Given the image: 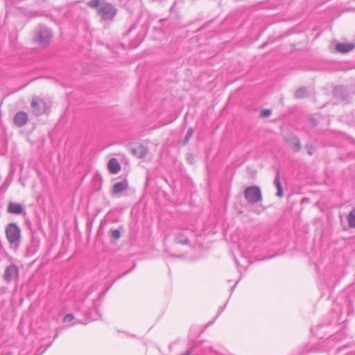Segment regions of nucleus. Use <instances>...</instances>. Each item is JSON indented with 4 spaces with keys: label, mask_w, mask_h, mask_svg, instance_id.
<instances>
[{
    "label": "nucleus",
    "mask_w": 355,
    "mask_h": 355,
    "mask_svg": "<svg viewBox=\"0 0 355 355\" xmlns=\"http://www.w3.org/2000/svg\"><path fill=\"white\" fill-rule=\"evenodd\" d=\"M147 151V149L143 145H138L132 149V153L138 158L144 157Z\"/></svg>",
    "instance_id": "13"
},
{
    "label": "nucleus",
    "mask_w": 355,
    "mask_h": 355,
    "mask_svg": "<svg viewBox=\"0 0 355 355\" xmlns=\"http://www.w3.org/2000/svg\"><path fill=\"white\" fill-rule=\"evenodd\" d=\"M31 108L35 115L40 116L46 112L47 106L44 100L35 98L32 100Z\"/></svg>",
    "instance_id": "5"
},
{
    "label": "nucleus",
    "mask_w": 355,
    "mask_h": 355,
    "mask_svg": "<svg viewBox=\"0 0 355 355\" xmlns=\"http://www.w3.org/2000/svg\"><path fill=\"white\" fill-rule=\"evenodd\" d=\"M107 168L110 173L117 174L121 171V165L116 158H112L107 164Z\"/></svg>",
    "instance_id": "10"
},
{
    "label": "nucleus",
    "mask_w": 355,
    "mask_h": 355,
    "mask_svg": "<svg viewBox=\"0 0 355 355\" xmlns=\"http://www.w3.org/2000/svg\"><path fill=\"white\" fill-rule=\"evenodd\" d=\"M244 196L249 204L254 205L262 200L261 189L257 186H250L244 191Z\"/></svg>",
    "instance_id": "3"
},
{
    "label": "nucleus",
    "mask_w": 355,
    "mask_h": 355,
    "mask_svg": "<svg viewBox=\"0 0 355 355\" xmlns=\"http://www.w3.org/2000/svg\"><path fill=\"white\" fill-rule=\"evenodd\" d=\"M175 241L176 243L183 245H187L189 243V239L187 236H185L182 232L176 233L175 235Z\"/></svg>",
    "instance_id": "15"
},
{
    "label": "nucleus",
    "mask_w": 355,
    "mask_h": 355,
    "mask_svg": "<svg viewBox=\"0 0 355 355\" xmlns=\"http://www.w3.org/2000/svg\"><path fill=\"white\" fill-rule=\"evenodd\" d=\"M271 114V110L269 109H263L261 111L260 116L261 117H268Z\"/></svg>",
    "instance_id": "21"
},
{
    "label": "nucleus",
    "mask_w": 355,
    "mask_h": 355,
    "mask_svg": "<svg viewBox=\"0 0 355 355\" xmlns=\"http://www.w3.org/2000/svg\"><path fill=\"white\" fill-rule=\"evenodd\" d=\"M129 187L128 180L123 179L120 182L114 183L112 187V193L113 195H119L126 191Z\"/></svg>",
    "instance_id": "7"
},
{
    "label": "nucleus",
    "mask_w": 355,
    "mask_h": 355,
    "mask_svg": "<svg viewBox=\"0 0 355 355\" xmlns=\"http://www.w3.org/2000/svg\"><path fill=\"white\" fill-rule=\"evenodd\" d=\"M274 184L277 189V196L279 198L283 196V188L282 187L281 180H280V172L279 171H277L275 180Z\"/></svg>",
    "instance_id": "14"
},
{
    "label": "nucleus",
    "mask_w": 355,
    "mask_h": 355,
    "mask_svg": "<svg viewBox=\"0 0 355 355\" xmlns=\"http://www.w3.org/2000/svg\"><path fill=\"white\" fill-rule=\"evenodd\" d=\"M111 236L114 240H118L121 237V232L119 230L115 229L112 230Z\"/></svg>",
    "instance_id": "19"
},
{
    "label": "nucleus",
    "mask_w": 355,
    "mask_h": 355,
    "mask_svg": "<svg viewBox=\"0 0 355 355\" xmlns=\"http://www.w3.org/2000/svg\"><path fill=\"white\" fill-rule=\"evenodd\" d=\"M270 258H272V256L268 257V259H270Z\"/></svg>",
    "instance_id": "30"
},
{
    "label": "nucleus",
    "mask_w": 355,
    "mask_h": 355,
    "mask_svg": "<svg viewBox=\"0 0 355 355\" xmlns=\"http://www.w3.org/2000/svg\"><path fill=\"white\" fill-rule=\"evenodd\" d=\"M355 47L353 44L338 43L336 46V49L338 52L345 53L352 51Z\"/></svg>",
    "instance_id": "11"
},
{
    "label": "nucleus",
    "mask_w": 355,
    "mask_h": 355,
    "mask_svg": "<svg viewBox=\"0 0 355 355\" xmlns=\"http://www.w3.org/2000/svg\"><path fill=\"white\" fill-rule=\"evenodd\" d=\"M19 275V268L15 264L8 266L4 270L3 279L7 282H10L17 279Z\"/></svg>",
    "instance_id": "6"
},
{
    "label": "nucleus",
    "mask_w": 355,
    "mask_h": 355,
    "mask_svg": "<svg viewBox=\"0 0 355 355\" xmlns=\"http://www.w3.org/2000/svg\"><path fill=\"white\" fill-rule=\"evenodd\" d=\"M8 212L13 214H21L23 212V207L15 202H10L8 206Z\"/></svg>",
    "instance_id": "12"
},
{
    "label": "nucleus",
    "mask_w": 355,
    "mask_h": 355,
    "mask_svg": "<svg viewBox=\"0 0 355 355\" xmlns=\"http://www.w3.org/2000/svg\"><path fill=\"white\" fill-rule=\"evenodd\" d=\"M270 258H272V256L268 257V259H270Z\"/></svg>",
    "instance_id": "29"
},
{
    "label": "nucleus",
    "mask_w": 355,
    "mask_h": 355,
    "mask_svg": "<svg viewBox=\"0 0 355 355\" xmlns=\"http://www.w3.org/2000/svg\"><path fill=\"white\" fill-rule=\"evenodd\" d=\"M28 120V114L24 111L17 112L13 117V123L17 127L24 126Z\"/></svg>",
    "instance_id": "8"
},
{
    "label": "nucleus",
    "mask_w": 355,
    "mask_h": 355,
    "mask_svg": "<svg viewBox=\"0 0 355 355\" xmlns=\"http://www.w3.org/2000/svg\"><path fill=\"white\" fill-rule=\"evenodd\" d=\"M270 258H272V256L268 257V259H270Z\"/></svg>",
    "instance_id": "28"
},
{
    "label": "nucleus",
    "mask_w": 355,
    "mask_h": 355,
    "mask_svg": "<svg viewBox=\"0 0 355 355\" xmlns=\"http://www.w3.org/2000/svg\"><path fill=\"white\" fill-rule=\"evenodd\" d=\"M293 150L295 152H299L301 150V144L298 138L293 139Z\"/></svg>",
    "instance_id": "18"
},
{
    "label": "nucleus",
    "mask_w": 355,
    "mask_h": 355,
    "mask_svg": "<svg viewBox=\"0 0 355 355\" xmlns=\"http://www.w3.org/2000/svg\"><path fill=\"white\" fill-rule=\"evenodd\" d=\"M6 236L12 246L17 248L19 245L21 230L16 223H11L7 225L6 228Z\"/></svg>",
    "instance_id": "2"
},
{
    "label": "nucleus",
    "mask_w": 355,
    "mask_h": 355,
    "mask_svg": "<svg viewBox=\"0 0 355 355\" xmlns=\"http://www.w3.org/2000/svg\"><path fill=\"white\" fill-rule=\"evenodd\" d=\"M74 319H75V317L72 313H68L64 317L63 322L68 323V322H71Z\"/></svg>",
    "instance_id": "20"
},
{
    "label": "nucleus",
    "mask_w": 355,
    "mask_h": 355,
    "mask_svg": "<svg viewBox=\"0 0 355 355\" xmlns=\"http://www.w3.org/2000/svg\"><path fill=\"white\" fill-rule=\"evenodd\" d=\"M295 96L297 98H303L307 96V89L306 87H300L295 92Z\"/></svg>",
    "instance_id": "17"
},
{
    "label": "nucleus",
    "mask_w": 355,
    "mask_h": 355,
    "mask_svg": "<svg viewBox=\"0 0 355 355\" xmlns=\"http://www.w3.org/2000/svg\"><path fill=\"white\" fill-rule=\"evenodd\" d=\"M87 6L92 8H96L98 15L103 20L112 21L117 13V8L110 3L105 0H91Z\"/></svg>",
    "instance_id": "1"
},
{
    "label": "nucleus",
    "mask_w": 355,
    "mask_h": 355,
    "mask_svg": "<svg viewBox=\"0 0 355 355\" xmlns=\"http://www.w3.org/2000/svg\"><path fill=\"white\" fill-rule=\"evenodd\" d=\"M311 125H312L313 127H315L318 125V121L315 119H311Z\"/></svg>",
    "instance_id": "24"
},
{
    "label": "nucleus",
    "mask_w": 355,
    "mask_h": 355,
    "mask_svg": "<svg viewBox=\"0 0 355 355\" xmlns=\"http://www.w3.org/2000/svg\"><path fill=\"white\" fill-rule=\"evenodd\" d=\"M333 95L335 98L340 101H345L349 98V94L346 89L343 86H336L333 90Z\"/></svg>",
    "instance_id": "9"
},
{
    "label": "nucleus",
    "mask_w": 355,
    "mask_h": 355,
    "mask_svg": "<svg viewBox=\"0 0 355 355\" xmlns=\"http://www.w3.org/2000/svg\"><path fill=\"white\" fill-rule=\"evenodd\" d=\"M226 304H225V306L223 307H220L218 311V314L216 316V318H217L219 315H220L222 313V312L224 311L225 309V307Z\"/></svg>",
    "instance_id": "23"
},
{
    "label": "nucleus",
    "mask_w": 355,
    "mask_h": 355,
    "mask_svg": "<svg viewBox=\"0 0 355 355\" xmlns=\"http://www.w3.org/2000/svg\"><path fill=\"white\" fill-rule=\"evenodd\" d=\"M191 351H187V352H186L184 354H180V355H191Z\"/></svg>",
    "instance_id": "26"
},
{
    "label": "nucleus",
    "mask_w": 355,
    "mask_h": 355,
    "mask_svg": "<svg viewBox=\"0 0 355 355\" xmlns=\"http://www.w3.org/2000/svg\"><path fill=\"white\" fill-rule=\"evenodd\" d=\"M192 135H193V129L192 128H189L187 130V132L186 136L184 137V144H186L189 140V139L192 137Z\"/></svg>",
    "instance_id": "22"
},
{
    "label": "nucleus",
    "mask_w": 355,
    "mask_h": 355,
    "mask_svg": "<svg viewBox=\"0 0 355 355\" xmlns=\"http://www.w3.org/2000/svg\"><path fill=\"white\" fill-rule=\"evenodd\" d=\"M309 155H312V153L311 151H309Z\"/></svg>",
    "instance_id": "31"
},
{
    "label": "nucleus",
    "mask_w": 355,
    "mask_h": 355,
    "mask_svg": "<svg viewBox=\"0 0 355 355\" xmlns=\"http://www.w3.org/2000/svg\"><path fill=\"white\" fill-rule=\"evenodd\" d=\"M266 45H267V43H264V44H262V47H264Z\"/></svg>",
    "instance_id": "27"
},
{
    "label": "nucleus",
    "mask_w": 355,
    "mask_h": 355,
    "mask_svg": "<svg viewBox=\"0 0 355 355\" xmlns=\"http://www.w3.org/2000/svg\"><path fill=\"white\" fill-rule=\"evenodd\" d=\"M35 243V248H37L39 246V241H33V244Z\"/></svg>",
    "instance_id": "25"
},
{
    "label": "nucleus",
    "mask_w": 355,
    "mask_h": 355,
    "mask_svg": "<svg viewBox=\"0 0 355 355\" xmlns=\"http://www.w3.org/2000/svg\"><path fill=\"white\" fill-rule=\"evenodd\" d=\"M348 225L350 228H355V208L350 211L347 216Z\"/></svg>",
    "instance_id": "16"
},
{
    "label": "nucleus",
    "mask_w": 355,
    "mask_h": 355,
    "mask_svg": "<svg viewBox=\"0 0 355 355\" xmlns=\"http://www.w3.org/2000/svg\"><path fill=\"white\" fill-rule=\"evenodd\" d=\"M52 37V33L50 29L41 28L36 32L34 41L41 45L46 46L49 44Z\"/></svg>",
    "instance_id": "4"
}]
</instances>
